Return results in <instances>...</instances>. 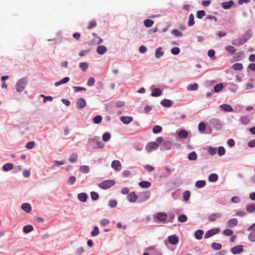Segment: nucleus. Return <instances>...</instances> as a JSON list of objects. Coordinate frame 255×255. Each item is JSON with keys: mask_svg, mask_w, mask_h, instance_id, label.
Listing matches in <instances>:
<instances>
[{"mask_svg": "<svg viewBox=\"0 0 255 255\" xmlns=\"http://www.w3.org/2000/svg\"><path fill=\"white\" fill-rule=\"evenodd\" d=\"M243 65L240 63H237L232 65V68L235 70H241L243 69Z\"/></svg>", "mask_w": 255, "mask_h": 255, "instance_id": "c03bdc74", "label": "nucleus"}, {"mask_svg": "<svg viewBox=\"0 0 255 255\" xmlns=\"http://www.w3.org/2000/svg\"><path fill=\"white\" fill-rule=\"evenodd\" d=\"M22 230L24 233L27 234L33 230V227L31 225H26L23 227Z\"/></svg>", "mask_w": 255, "mask_h": 255, "instance_id": "c756f323", "label": "nucleus"}, {"mask_svg": "<svg viewBox=\"0 0 255 255\" xmlns=\"http://www.w3.org/2000/svg\"><path fill=\"white\" fill-rule=\"evenodd\" d=\"M218 179V176L216 173H212L208 177V180L212 182H216Z\"/></svg>", "mask_w": 255, "mask_h": 255, "instance_id": "473e14b6", "label": "nucleus"}, {"mask_svg": "<svg viewBox=\"0 0 255 255\" xmlns=\"http://www.w3.org/2000/svg\"><path fill=\"white\" fill-rule=\"evenodd\" d=\"M222 217V214L220 213H214L211 214L208 217V219L210 222H214L217 219Z\"/></svg>", "mask_w": 255, "mask_h": 255, "instance_id": "f8f14e48", "label": "nucleus"}, {"mask_svg": "<svg viewBox=\"0 0 255 255\" xmlns=\"http://www.w3.org/2000/svg\"><path fill=\"white\" fill-rule=\"evenodd\" d=\"M127 199L130 203L137 202L138 195H137L134 192H131L128 195Z\"/></svg>", "mask_w": 255, "mask_h": 255, "instance_id": "6e6552de", "label": "nucleus"}, {"mask_svg": "<svg viewBox=\"0 0 255 255\" xmlns=\"http://www.w3.org/2000/svg\"><path fill=\"white\" fill-rule=\"evenodd\" d=\"M89 67L88 63L85 62H81L79 63V67L83 71H86Z\"/></svg>", "mask_w": 255, "mask_h": 255, "instance_id": "f704fd0d", "label": "nucleus"}, {"mask_svg": "<svg viewBox=\"0 0 255 255\" xmlns=\"http://www.w3.org/2000/svg\"><path fill=\"white\" fill-rule=\"evenodd\" d=\"M161 105L166 108H169L171 106L172 103L170 100L164 99L162 100L160 102Z\"/></svg>", "mask_w": 255, "mask_h": 255, "instance_id": "393cba45", "label": "nucleus"}, {"mask_svg": "<svg viewBox=\"0 0 255 255\" xmlns=\"http://www.w3.org/2000/svg\"><path fill=\"white\" fill-rule=\"evenodd\" d=\"M244 57V53L243 51H240L236 53L234 58L237 61L240 60Z\"/></svg>", "mask_w": 255, "mask_h": 255, "instance_id": "72a5a7b5", "label": "nucleus"}, {"mask_svg": "<svg viewBox=\"0 0 255 255\" xmlns=\"http://www.w3.org/2000/svg\"><path fill=\"white\" fill-rule=\"evenodd\" d=\"M206 125L204 122H201L198 125V130L200 132H203L206 129Z\"/></svg>", "mask_w": 255, "mask_h": 255, "instance_id": "4d7b16f0", "label": "nucleus"}, {"mask_svg": "<svg viewBox=\"0 0 255 255\" xmlns=\"http://www.w3.org/2000/svg\"><path fill=\"white\" fill-rule=\"evenodd\" d=\"M156 219L159 223H164L167 219V214L164 212H159L156 214Z\"/></svg>", "mask_w": 255, "mask_h": 255, "instance_id": "1a4fd4ad", "label": "nucleus"}, {"mask_svg": "<svg viewBox=\"0 0 255 255\" xmlns=\"http://www.w3.org/2000/svg\"><path fill=\"white\" fill-rule=\"evenodd\" d=\"M190 197V192L189 191H186L183 193V200L188 201Z\"/></svg>", "mask_w": 255, "mask_h": 255, "instance_id": "603ef678", "label": "nucleus"}, {"mask_svg": "<svg viewBox=\"0 0 255 255\" xmlns=\"http://www.w3.org/2000/svg\"><path fill=\"white\" fill-rule=\"evenodd\" d=\"M102 117L101 116L97 115L93 118V122L96 124H98L102 122Z\"/></svg>", "mask_w": 255, "mask_h": 255, "instance_id": "6e6d98bb", "label": "nucleus"}, {"mask_svg": "<svg viewBox=\"0 0 255 255\" xmlns=\"http://www.w3.org/2000/svg\"><path fill=\"white\" fill-rule=\"evenodd\" d=\"M232 43L233 45H236V46H240L244 44L243 41H242V39L239 38V39H236L233 40Z\"/></svg>", "mask_w": 255, "mask_h": 255, "instance_id": "58836bf2", "label": "nucleus"}, {"mask_svg": "<svg viewBox=\"0 0 255 255\" xmlns=\"http://www.w3.org/2000/svg\"><path fill=\"white\" fill-rule=\"evenodd\" d=\"M164 53V52L162 50V48L159 47L155 50V56L156 58H159L163 55Z\"/></svg>", "mask_w": 255, "mask_h": 255, "instance_id": "aec40b11", "label": "nucleus"}, {"mask_svg": "<svg viewBox=\"0 0 255 255\" xmlns=\"http://www.w3.org/2000/svg\"><path fill=\"white\" fill-rule=\"evenodd\" d=\"M80 170L84 173H88L90 172L89 167L87 165H82L80 167Z\"/></svg>", "mask_w": 255, "mask_h": 255, "instance_id": "a18cd8bd", "label": "nucleus"}, {"mask_svg": "<svg viewBox=\"0 0 255 255\" xmlns=\"http://www.w3.org/2000/svg\"><path fill=\"white\" fill-rule=\"evenodd\" d=\"M158 147V144L155 142L148 143L145 146V149L148 152H151Z\"/></svg>", "mask_w": 255, "mask_h": 255, "instance_id": "0eeeda50", "label": "nucleus"}, {"mask_svg": "<svg viewBox=\"0 0 255 255\" xmlns=\"http://www.w3.org/2000/svg\"><path fill=\"white\" fill-rule=\"evenodd\" d=\"M244 251L243 245H237L236 246L231 249V252L234 255H237L241 253Z\"/></svg>", "mask_w": 255, "mask_h": 255, "instance_id": "9d476101", "label": "nucleus"}, {"mask_svg": "<svg viewBox=\"0 0 255 255\" xmlns=\"http://www.w3.org/2000/svg\"><path fill=\"white\" fill-rule=\"evenodd\" d=\"M107 51V48L104 45L99 46L97 48V52L98 54L102 55L105 53Z\"/></svg>", "mask_w": 255, "mask_h": 255, "instance_id": "b1692460", "label": "nucleus"}, {"mask_svg": "<svg viewBox=\"0 0 255 255\" xmlns=\"http://www.w3.org/2000/svg\"><path fill=\"white\" fill-rule=\"evenodd\" d=\"M90 195L91 199L94 201L97 200L99 198L98 193L94 191L91 192L90 193Z\"/></svg>", "mask_w": 255, "mask_h": 255, "instance_id": "5fc2aeb1", "label": "nucleus"}, {"mask_svg": "<svg viewBox=\"0 0 255 255\" xmlns=\"http://www.w3.org/2000/svg\"><path fill=\"white\" fill-rule=\"evenodd\" d=\"M252 232L248 236V240L251 242H255V232Z\"/></svg>", "mask_w": 255, "mask_h": 255, "instance_id": "e2e57ef3", "label": "nucleus"}, {"mask_svg": "<svg viewBox=\"0 0 255 255\" xmlns=\"http://www.w3.org/2000/svg\"><path fill=\"white\" fill-rule=\"evenodd\" d=\"M88 195L85 193H81L78 195V199L82 202H85L87 201Z\"/></svg>", "mask_w": 255, "mask_h": 255, "instance_id": "bb28decb", "label": "nucleus"}, {"mask_svg": "<svg viewBox=\"0 0 255 255\" xmlns=\"http://www.w3.org/2000/svg\"><path fill=\"white\" fill-rule=\"evenodd\" d=\"M91 235L93 237L97 236L99 234V228L97 226H94L93 231L91 232Z\"/></svg>", "mask_w": 255, "mask_h": 255, "instance_id": "13d9d810", "label": "nucleus"}, {"mask_svg": "<svg viewBox=\"0 0 255 255\" xmlns=\"http://www.w3.org/2000/svg\"><path fill=\"white\" fill-rule=\"evenodd\" d=\"M144 25L147 27H150L152 26L154 22L152 20L147 19L143 21Z\"/></svg>", "mask_w": 255, "mask_h": 255, "instance_id": "37998d69", "label": "nucleus"}, {"mask_svg": "<svg viewBox=\"0 0 255 255\" xmlns=\"http://www.w3.org/2000/svg\"><path fill=\"white\" fill-rule=\"evenodd\" d=\"M188 158L190 160H195L197 158V155L195 151H192L188 154Z\"/></svg>", "mask_w": 255, "mask_h": 255, "instance_id": "4c0bfd02", "label": "nucleus"}, {"mask_svg": "<svg viewBox=\"0 0 255 255\" xmlns=\"http://www.w3.org/2000/svg\"><path fill=\"white\" fill-rule=\"evenodd\" d=\"M238 223V219L236 218H233V219L229 220L227 222L226 224L228 227L233 228V227L237 226Z\"/></svg>", "mask_w": 255, "mask_h": 255, "instance_id": "4468645a", "label": "nucleus"}, {"mask_svg": "<svg viewBox=\"0 0 255 255\" xmlns=\"http://www.w3.org/2000/svg\"><path fill=\"white\" fill-rule=\"evenodd\" d=\"M151 196V193L149 191H145L139 193L138 195L137 203H141L147 200Z\"/></svg>", "mask_w": 255, "mask_h": 255, "instance_id": "f03ea898", "label": "nucleus"}, {"mask_svg": "<svg viewBox=\"0 0 255 255\" xmlns=\"http://www.w3.org/2000/svg\"><path fill=\"white\" fill-rule=\"evenodd\" d=\"M162 129V128L160 126H155L152 129V132L154 133H158L160 132Z\"/></svg>", "mask_w": 255, "mask_h": 255, "instance_id": "864d4df0", "label": "nucleus"}, {"mask_svg": "<svg viewBox=\"0 0 255 255\" xmlns=\"http://www.w3.org/2000/svg\"><path fill=\"white\" fill-rule=\"evenodd\" d=\"M104 147V144L99 139L98 140H97L96 141V144L95 146L93 147V148L98 149V148H103Z\"/></svg>", "mask_w": 255, "mask_h": 255, "instance_id": "79ce46f5", "label": "nucleus"}, {"mask_svg": "<svg viewBox=\"0 0 255 255\" xmlns=\"http://www.w3.org/2000/svg\"><path fill=\"white\" fill-rule=\"evenodd\" d=\"M234 4V2L231 0L228 1L223 2L221 3V6L224 9H229Z\"/></svg>", "mask_w": 255, "mask_h": 255, "instance_id": "a211bd4d", "label": "nucleus"}, {"mask_svg": "<svg viewBox=\"0 0 255 255\" xmlns=\"http://www.w3.org/2000/svg\"><path fill=\"white\" fill-rule=\"evenodd\" d=\"M138 184L141 188H148L151 185V183L147 181H141Z\"/></svg>", "mask_w": 255, "mask_h": 255, "instance_id": "7c9ffc66", "label": "nucleus"}, {"mask_svg": "<svg viewBox=\"0 0 255 255\" xmlns=\"http://www.w3.org/2000/svg\"><path fill=\"white\" fill-rule=\"evenodd\" d=\"M210 126L216 129H219L222 127V122L218 119L213 118L210 120L209 122Z\"/></svg>", "mask_w": 255, "mask_h": 255, "instance_id": "20e7f679", "label": "nucleus"}, {"mask_svg": "<svg viewBox=\"0 0 255 255\" xmlns=\"http://www.w3.org/2000/svg\"><path fill=\"white\" fill-rule=\"evenodd\" d=\"M120 120L123 124L128 125L132 121L133 118L131 117L122 116L120 118Z\"/></svg>", "mask_w": 255, "mask_h": 255, "instance_id": "dca6fc26", "label": "nucleus"}, {"mask_svg": "<svg viewBox=\"0 0 255 255\" xmlns=\"http://www.w3.org/2000/svg\"><path fill=\"white\" fill-rule=\"evenodd\" d=\"M27 80L26 78L19 80L15 84V90L18 93L22 92L26 87Z\"/></svg>", "mask_w": 255, "mask_h": 255, "instance_id": "f257e3e1", "label": "nucleus"}, {"mask_svg": "<svg viewBox=\"0 0 255 255\" xmlns=\"http://www.w3.org/2000/svg\"><path fill=\"white\" fill-rule=\"evenodd\" d=\"M238 89V86L236 84H231L229 87V90L232 92H236Z\"/></svg>", "mask_w": 255, "mask_h": 255, "instance_id": "338daca9", "label": "nucleus"}, {"mask_svg": "<svg viewBox=\"0 0 255 255\" xmlns=\"http://www.w3.org/2000/svg\"><path fill=\"white\" fill-rule=\"evenodd\" d=\"M78 158V155L77 153H73L72 154L69 158V161L71 163H75Z\"/></svg>", "mask_w": 255, "mask_h": 255, "instance_id": "c9c22d12", "label": "nucleus"}, {"mask_svg": "<svg viewBox=\"0 0 255 255\" xmlns=\"http://www.w3.org/2000/svg\"><path fill=\"white\" fill-rule=\"evenodd\" d=\"M252 34L251 31L249 30L246 32L245 34L242 36L241 38L244 43H246L251 37Z\"/></svg>", "mask_w": 255, "mask_h": 255, "instance_id": "f3484780", "label": "nucleus"}, {"mask_svg": "<svg viewBox=\"0 0 255 255\" xmlns=\"http://www.w3.org/2000/svg\"><path fill=\"white\" fill-rule=\"evenodd\" d=\"M178 136L181 139H185L188 137V133L186 130L181 129L178 132Z\"/></svg>", "mask_w": 255, "mask_h": 255, "instance_id": "412c9836", "label": "nucleus"}, {"mask_svg": "<svg viewBox=\"0 0 255 255\" xmlns=\"http://www.w3.org/2000/svg\"><path fill=\"white\" fill-rule=\"evenodd\" d=\"M198 88V85L197 83H194L193 84H189L187 87V90L188 91H196Z\"/></svg>", "mask_w": 255, "mask_h": 255, "instance_id": "2f4dec72", "label": "nucleus"}, {"mask_svg": "<svg viewBox=\"0 0 255 255\" xmlns=\"http://www.w3.org/2000/svg\"><path fill=\"white\" fill-rule=\"evenodd\" d=\"M13 168V165L11 163H7L2 166V169L4 171H8Z\"/></svg>", "mask_w": 255, "mask_h": 255, "instance_id": "c85d7f7f", "label": "nucleus"}, {"mask_svg": "<svg viewBox=\"0 0 255 255\" xmlns=\"http://www.w3.org/2000/svg\"><path fill=\"white\" fill-rule=\"evenodd\" d=\"M54 164L52 165L51 167H50V168L51 169H53L54 168L55 166H60L61 165H63L64 164V161H58V160H55L54 161Z\"/></svg>", "mask_w": 255, "mask_h": 255, "instance_id": "052dcab7", "label": "nucleus"}, {"mask_svg": "<svg viewBox=\"0 0 255 255\" xmlns=\"http://www.w3.org/2000/svg\"><path fill=\"white\" fill-rule=\"evenodd\" d=\"M111 137V134L108 132H106L103 135L102 139L104 141L107 142L110 140Z\"/></svg>", "mask_w": 255, "mask_h": 255, "instance_id": "8fccbe9b", "label": "nucleus"}, {"mask_svg": "<svg viewBox=\"0 0 255 255\" xmlns=\"http://www.w3.org/2000/svg\"><path fill=\"white\" fill-rule=\"evenodd\" d=\"M162 95V91L159 88H156L155 85L151 86L150 95L153 97H159Z\"/></svg>", "mask_w": 255, "mask_h": 255, "instance_id": "423d86ee", "label": "nucleus"}, {"mask_svg": "<svg viewBox=\"0 0 255 255\" xmlns=\"http://www.w3.org/2000/svg\"><path fill=\"white\" fill-rule=\"evenodd\" d=\"M195 23L194 21V16L193 14L191 13L189 15V20L188 22V25L189 26L193 25Z\"/></svg>", "mask_w": 255, "mask_h": 255, "instance_id": "ea45409f", "label": "nucleus"}, {"mask_svg": "<svg viewBox=\"0 0 255 255\" xmlns=\"http://www.w3.org/2000/svg\"><path fill=\"white\" fill-rule=\"evenodd\" d=\"M115 181L114 180H107L98 184V186L103 189H107L115 184Z\"/></svg>", "mask_w": 255, "mask_h": 255, "instance_id": "7ed1b4c3", "label": "nucleus"}, {"mask_svg": "<svg viewBox=\"0 0 255 255\" xmlns=\"http://www.w3.org/2000/svg\"><path fill=\"white\" fill-rule=\"evenodd\" d=\"M208 152L212 156L214 155L217 152V149L215 147L210 146L207 148Z\"/></svg>", "mask_w": 255, "mask_h": 255, "instance_id": "e433bc0d", "label": "nucleus"}, {"mask_svg": "<svg viewBox=\"0 0 255 255\" xmlns=\"http://www.w3.org/2000/svg\"><path fill=\"white\" fill-rule=\"evenodd\" d=\"M171 34L176 37H181L182 36V32L177 29H173L171 31Z\"/></svg>", "mask_w": 255, "mask_h": 255, "instance_id": "de8ad7c7", "label": "nucleus"}, {"mask_svg": "<svg viewBox=\"0 0 255 255\" xmlns=\"http://www.w3.org/2000/svg\"><path fill=\"white\" fill-rule=\"evenodd\" d=\"M111 166L115 171H120L122 169L121 162L118 160H114L112 163Z\"/></svg>", "mask_w": 255, "mask_h": 255, "instance_id": "ddd939ff", "label": "nucleus"}, {"mask_svg": "<svg viewBox=\"0 0 255 255\" xmlns=\"http://www.w3.org/2000/svg\"><path fill=\"white\" fill-rule=\"evenodd\" d=\"M195 185L198 188H202L206 185V182L204 180H198L196 182Z\"/></svg>", "mask_w": 255, "mask_h": 255, "instance_id": "49530a36", "label": "nucleus"}, {"mask_svg": "<svg viewBox=\"0 0 255 255\" xmlns=\"http://www.w3.org/2000/svg\"><path fill=\"white\" fill-rule=\"evenodd\" d=\"M211 247L214 250L218 251L221 249L222 245L220 243H213L211 245Z\"/></svg>", "mask_w": 255, "mask_h": 255, "instance_id": "a19ab883", "label": "nucleus"}, {"mask_svg": "<svg viewBox=\"0 0 255 255\" xmlns=\"http://www.w3.org/2000/svg\"><path fill=\"white\" fill-rule=\"evenodd\" d=\"M203 234L204 232L202 230H198L195 233V238L197 240H201L203 237Z\"/></svg>", "mask_w": 255, "mask_h": 255, "instance_id": "cd10ccee", "label": "nucleus"}, {"mask_svg": "<svg viewBox=\"0 0 255 255\" xmlns=\"http://www.w3.org/2000/svg\"><path fill=\"white\" fill-rule=\"evenodd\" d=\"M180 52V49L178 47H173L171 49V53L173 55H178Z\"/></svg>", "mask_w": 255, "mask_h": 255, "instance_id": "69168bd1", "label": "nucleus"}, {"mask_svg": "<svg viewBox=\"0 0 255 255\" xmlns=\"http://www.w3.org/2000/svg\"><path fill=\"white\" fill-rule=\"evenodd\" d=\"M225 50L231 54H233L236 51V49L232 46H228L226 47Z\"/></svg>", "mask_w": 255, "mask_h": 255, "instance_id": "774afa93", "label": "nucleus"}, {"mask_svg": "<svg viewBox=\"0 0 255 255\" xmlns=\"http://www.w3.org/2000/svg\"><path fill=\"white\" fill-rule=\"evenodd\" d=\"M246 210L249 213H252L255 212V204H249L246 206Z\"/></svg>", "mask_w": 255, "mask_h": 255, "instance_id": "5701e85b", "label": "nucleus"}, {"mask_svg": "<svg viewBox=\"0 0 255 255\" xmlns=\"http://www.w3.org/2000/svg\"><path fill=\"white\" fill-rule=\"evenodd\" d=\"M241 122L244 125H247L250 123V120L247 116H243L241 118Z\"/></svg>", "mask_w": 255, "mask_h": 255, "instance_id": "bf43d9fd", "label": "nucleus"}, {"mask_svg": "<svg viewBox=\"0 0 255 255\" xmlns=\"http://www.w3.org/2000/svg\"><path fill=\"white\" fill-rule=\"evenodd\" d=\"M168 240L169 243L173 245H176L179 243V238L175 235H170L168 237Z\"/></svg>", "mask_w": 255, "mask_h": 255, "instance_id": "9b49d317", "label": "nucleus"}, {"mask_svg": "<svg viewBox=\"0 0 255 255\" xmlns=\"http://www.w3.org/2000/svg\"><path fill=\"white\" fill-rule=\"evenodd\" d=\"M40 97L43 98V103H46L47 101H51L53 99V97L50 96H45L44 95L41 94L40 95Z\"/></svg>", "mask_w": 255, "mask_h": 255, "instance_id": "09e8293b", "label": "nucleus"}, {"mask_svg": "<svg viewBox=\"0 0 255 255\" xmlns=\"http://www.w3.org/2000/svg\"><path fill=\"white\" fill-rule=\"evenodd\" d=\"M77 105L80 109H83L86 106V102L83 98H80L77 101Z\"/></svg>", "mask_w": 255, "mask_h": 255, "instance_id": "6ab92c4d", "label": "nucleus"}, {"mask_svg": "<svg viewBox=\"0 0 255 255\" xmlns=\"http://www.w3.org/2000/svg\"><path fill=\"white\" fill-rule=\"evenodd\" d=\"M223 84L222 83H219L217 84L214 87V91L217 93L221 91L223 89Z\"/></svg>", "mask_w": 255, "mask_h": 255, "instance_id": "3c124183", "label": "nucleus"}, {"mask_svg": "<svg viewBox=\"0 0 255 255\" xmlns=\"http://www.w3.org/2000/svg\"><path fill=\"white\" fill-rule=\"evenodd\" d=\"M187 220V218L185 215H181L178 218V221L181 223H184Z\"/></svg>", "mask_w": 255, "mask_h": 255, "instance_id": "0e129e2a", "label": "nucleus"}, {"mask_svg": "<svg viewBox=\"0 0 255 255\" xmlns=\"http://www.w3.org/2000/svg\"><path fill=\"white\" fill-rule=\"evenodd\" d=\"M70 80V78L69 77H65L62 79L61 80L56 82L54 83V86L55 87H58L62 84H66Z\"/></svg>", "mask_w": 255, "mask_h": 255, "instance_id": "a878e982", "label": "nucleus"}, {"mask_svg": "<svg viewBox=\"0 0 255 255\" xmlns=\"http://www.w3.org/2000/svg\"><path fill=\"white\" fill-rule=\"evenodd\" d=\"M21 208L26 213H30L31 211V206L29 203L22 204Z\"/></svg>", "mask_w": 255, "mask_h": 255, "instance_id": "4be33fe9", "label": "nucleus"}, {"mask_svg": "<svg viewBox=\"0 0 255 255\" xmlns=\"http://www.w3.org/2000/svg\"><path fill=\"white\" fill-rule=\"evenodd\" d=\"M221 230L219 227H217L216 228L211 229L208 231L204 235L205 239H208L214 235L218 234Z\"/></svg>", "mask_w": 255, "mask_h": 255, "instance_id": "39448f33", "label": "nucleus"}, {"mask_svg": "<svg viewBox=\"0 0 255 255\" xmlns=\"http://www.w3.org/2000/svg\"><path fill=\"white\" fill-rule=\"evenodd\" d=\"M219 108L221 110L226 112H232L233 111V108L230 105L226 104L220 105Z\"/></svg>", "mask_w": 255, "mask_h": 255, "instance_id": "2eb2a0df", "label": "nucleus"}, {"mask_svg": "<svg viewBox=\"0 0 255 255\" xmlns=\"http://www.w3.org/2000/svg\"><path fill=\"white\" fill-rule=\"evenodd\" d=\"M225 148L223 146H219L218 149V154L219 156H223L225 153Z\"/></svg>", "mask_w": 255, "mask_h": 255, "instance_id": "680f3d73", "label": "nucleus"}]
</instances>
